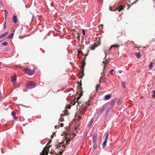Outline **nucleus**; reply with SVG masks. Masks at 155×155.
I'll list each match as a JSON object with an SVG mask.
<instances>
[{
  "label": "nucleus",
  "instance_id": "obj_1",
  "mask_svg": "<svg viewBox=\"0 0 155 155\" xmlns=\"http://www.w3.org/2000/svg\"><path fill=\"white\" fill-rule=\"evenodd\" d=\"M36 86L35 83L33 81H28L25 85L27 89H31L34 88Z\"/></svg>",
  "mask_w": 155,
  "mask_h": 155
},
{
  "label": "nucleus",
  "instance_id": "obj_2",
  "mask_svg": "<svg viewBox=\"0 0 155 155\" xmlns=\"http://www.w3.org/2000/svg\"><path fill=\"white\" fill-rule=\"evenodd\" d=\"M80 92V97H78L76 99L77 101H76V102H77L78 100L80 99L82 95H83V91H82V88L81 86H78V91L77 92Z\"/></svg>",
  "mask_w": 155,
  "mask_h": 155
},
{
  "label": "nucleus",
  "instance_id": "obj_3",
  "mask_svg": "<svg viewBox=\"0 0 155 155\" xmlns=\"http://www.w3.org/2000/svg\"><path fill=\"white\" fill-rule=\"evenodd\" d=\"M17 77L15 73L13 75L11 76V81L12 83L14 85L15 84L16 82Z\"/></svg>",
  "mask_w": 155,
  "mask_h": 155
},
{
  "label": "nucleus",
  "instance_id": "obj_4",
  "mask_svg": "<svg viewBox=\"0 0 155 155\" xmlns=\"http://www.w3.org/2000/svg\"><path fill=\"white\" fill-rule=\"evenodd\" d=\"M24 71L25 73L30 75H32L34 73V71H31L28 68L25 69Z\"/></svg>",
  "mask_w": 155,
  "mask_h": 155
},
{
  "label": "nucleus",
  "instance_id": "obj_5",
  "mask_svg": "<svg viewBox=\"0 0 155 155\" xmlns=\"http://www.w3.org/2000/svg\"><path fill=\"white\" fill-rule=\"evenodd\" d=\"M89 51H90L89 50H87V52L85 54L84 53H83V52L81 50V49H78V54H81L82 55H84L85 56V58H84V60L85 59V58H86V56H87L88 55V53H89Z\"/></svg>",
  "mask_w": 155,
  "mask_h": 155
},
{
  "label": "nucleus",
  "instance_id": "obj_6",
  "mask_svg": "<svg viewBox=\"0 0 155 155\" xmlns=\"http://www.w3.org/2000/svg\"><path fill=\"white\" fill-rule=\"evenodd\" d=\"M12 21L13 23H17L18 21L17 19V16L16 15L13 16L12 17Z\"/></svg>",
  "mask_w": 155,
  "mask_h": 155
},
{
  "label": "nucleus",
  "instance_id": "obj_7",
  "mask_svg": "<svg viewBox=\"0 0 155 155\" xmlns=\"http://www.w3.org/2000/svg\"><path fill=\"white\" fill-rule=\"evenodd\" d=\"M65 137V139L66 140L65 142H66V145L68 144V143L69 142L71 141L72 139H73V138H69V137H68V136H64Z\"/></svg>",
  "mask_w": 155,
  "mask_h": 155
},
{
  "label": "nucleus",
  "instance_id": "obj_8",
  "mask_svg": "<svg viewBox=\"0 0 155 155\" xmlns=\"http://www.w3.org/2000/svg\"><path fill=\"white\" fill-rule=\"evenodd\" d=\"M106 108L104 106H103L102 109L100 111L99 114L100 115H101L106 110Z\"/></svg>",
  "mask_w": 155,
  "mask_h": 155
},
{
  "label": "nucleus",
  "instance_id": "obj_9",
  "mask_svg": "<svg viewBox=\"0 0 155 155\" xmlns=\"http://www.w3.org/2000/svg\"><path fill=\"white\" fill-rule=\"evenodd\" d=\"M108 137V136H106V137L105 139V140L103 143L102 145L103 148H104L106 145V143L107 142Z\"/></svg>",
  "mask_w": 155,
  "mask_h": 155
},
{
  "label": "nucleus",
  "instance_id": "obj_10",
  "mask_svg": "<svg viewBox=\"0 0 155 155\" xmlns=\"http://www.w3.org/2000/svg\"><path fill=\"white\" fill-rule=\"evenodd\" d=\"M12 116L13 117L14 119L15 120H17L18 118L15 116V113L14 111H12L11 113Z\"/></svg>",
  "mask_w": 155,
  "mask_h": 155
},
{
  "label": "nucleus",
  "instance_id": "obj_11",
  "mask_svg": "<svg viewBox=\"0 0 155 155\" xmlns=\"http://www.w3.org/2000/svg\"><path fill=\"white\" fill-rule=\"evenodd\" d=\"M8 32L7 31L5 32L3 34H2L0 35V39H1L5 37L8 34Z\"/></svg>",
  "mask_w": 155,
  "mask_h": 155
},
{
  "label": "nucleus",
  "instance_id": "obj_12",
  "mask_svg": "<svg viewBox=\"0 0 155 155\" xmlns=\"http://www.w3.org/2000/svg\"><path fill=\"white\" fill-rule=\"evenodd\" d=\"M75 98L74 97V98L73 99L71 102L70 104L71 106H73L75 104L76 102H75Z\"/></svg>",
  "mask_w": 155,
  "mask_h": 155
},
{
  "label": "nucleus",
  "instance_id": "obj_13",
  "mask_svg": "<svg viewBox=\"0 0 155 155\" xmlns=\"http://www.w3.org/2000/svg\"><path fill=\"white\" fill-rule=\"evenodd\" d=\"M119 46L120 45H112L110 46V48L109 49V51H110L113 47L117 48L119 47Z\"/></svg>",
  "mask_w": 155,
  "mask_h": 155
},
{
  "label": "nucleus",
  "instance_id": "obj_14",
  "mask_svg": "<svg viewBox=\"0 0 155 155\" xmlns=\"http://www.w3.org/2000/svg\"><path fill=\"white\" fill-rule=\"evenodd\" d=\"M121 100L120 99H118L116 102V103L117 104V105L118 106H119L121 104Z\"/></svg>",
  "mask_w": 155,
  "mask_h": 155
},
{
  "label": "nucleus",
  "instance_id": "obj_15",
  "mask_svg": "<svg viewBox=\"0 0 155 155\" xmlns=\"http://www.w3.org/2000/svg\"><path fill=\"white\" fill-rule=\"evenodd\" d=\"M93 143H96V142L97 140V136H93Z\"/></svg>",
  "mask_w": 155,
  "mask_h": 155
},
{
  "label": "nucleus",
  "instance_id": "obj_16",
  "mask_svg": "<svg viewBox=\"0 0 155 155\" xmlns=\"http://www.w3.org/2000/svg\"><path fill=\"white\" fill-rule=\"evenodd\" d=\"M111 96V94H107V95H105V98L107 100H109V99H110V98Z\"/></svg>",
  "mask_w": 155,
  "mask_h": 155
},
{
  "label": "nucleus",
  "instance_id": "obj_17",
  "mask_svg": "<svg viewBox=\"0 0 155 155\" xmlns=\"http://www.w3.org/2000/svg\"><path fill=\"white\" fill-rule=\"evenodd\" d=\"M135 54L138 58H140L141 55L140 52L136 53Z\"/></svg>",
  "mask_w": 155,
  "mask_h": 155
},
{
  "label": "nucleus",
  "instance_id": "obj_18",
  "mask_svg": "<svg viewBox=\"0 0 155 155\" xmlns=\"http://www.w3.org/2000/svg\"><path fill=\"white\" fill-rule=\"evenodd\" d=\"M109 110H110V109H107V110H106V114H105L104 115H102V116L103 117H106L108 115L109 112Z\"/></svg>",
  "mask_w": 155,
  "mask_h": 155
},
{
  "label": "nucleus",
  "instance_id": "obj_19",
  "mask_svg": "<svg viewBox=\"0 0 155 155\" xmlns=\"http://www.w3.org/2000/svg\"><path fill=\"white\" fill-rule=\"evenodd\" d=\"M99 81L100 82H104L105 81V78H104L103 77H101L100 80H99Z\"/></svg>",
  "mask_w": 155,
  "mask_h": 155
},
{
  "label": "nucleus",
  "instance_id": "obj_20",
  "mask_svg": "<svg viewBox=\"0 0 155 155\" xmlns=\"http://www.w3.org/2000/svg\"><path fill=\"white\" fill-rule=\"evenodd\" d=\"M116 100V98H114V99L112 100H111L110 104L111 105H114L115 104V101Z\"/></svg>",
  "mask_w": 155,
  "mask_h": 155
},
{
  "label": "nucleus",
  "instance_id": "obj_21",
  "mask_svg": "<svg viewBox=\"0 0 155 155\" xmlns=\"http://www.w3.org/2000/svg\"><path fill=\"white\" fill-rule=\"evenodd\" d=\"M93 121H94V119L93 118H92L91 119V120H90L89 123L88 124V125L90 127L91 125L92 124Z\"/></svg>",
  "mask_w": 155,
  "mask_h": 155
},
{
  "label": "nucleus",
  "instance_id": "obj_22",
  "mask_svg": "<svg viewBox=\"0 0 155 155\" xmlns=\"http://www.w3.org/2000/svg\"><path fill=\"white\" fill-rule=\"evenodd\" d=\"M97 46V45H93L90 47V49L91 50H94Z\"/></svg>",
  "mask_w": 155,
  "mask_h": 155
},
{
  "label": "nucleus",
  "instance_id": "obj_23",
  "mask_svg": "<svg viewBox=\"0 0 155 155\" xmlns=\"http://www.w3.org/2000/svg\"><path fill=\"white\" fill-rule=\"evenodd\" d=\"M81 64H82V69L83 70V71L84 70V66H85V63L84 61V60L82 61Z\"/></svg>",
  "mask_w": 155,
  "mask_h": 155
},
{
  "label": "nucleus",
  "instance_id": "obj_24",
  "mask_svg": "<svg viewBox=\"0 0 155 155\" xmlns=\"http://www.w3.org/2000/svg\"><path fill=\"white\" fill-rule=\"evenodd\" d=\"M5 13V19L6 20L7 18V17L8 15V13L7 12V10L6 9L4 10Z\"/></svg>",
  "mask_w": 155,
  "mask_h": 155
},
{
  "label": "nucleus",
  "instance_id": "obj_25",
  "mask_svg": "<svg viewBox=\"0 0 155 155\" xmlns=\"http://www.w3.org/2000/svg\"><path fill=\"white\" fill-rule=\"evenodd\" d=\"M153 63L152 62H151L148 66V68L150 69H151L152 68Z\"/></svg>",
  "mask_w": 155,
  "mask_h": 155
},
{
  "label": "nucleus",
  "instance_id": "obj_26",
  "mask_svg": "<svg viewBox=\"0 0 155 155\" xmlns=\"http://www.w3.org/2000/svg\"><path fill=\"white\" fill-rule=\"evenodd\" d=\"M64 116V115L61 114V117L59 119V121L61 122L63 121H64V119L62 117Z\"/></svg>",
  "mask_w": 155,
  "mask_h": 155
},
{
  "label": "nucleus",
  "instance_id": "obj_27",
  "mask_svg": "<svg viewBox=\"0 0 155 155\" xmlns=\"http://www.w3.org/2000/svg\"><path fill=\"white\" fill-rule=\"evenodd\" d=\"M123 9V7L122 6H120V7L118 8H117L115 10H116L117 9H118V11L119 12H120L121 10H122Z\"/></svg>",
  "mask_w": 155,
  "mask_h": 155
},
{
  "label": "nucleus",
  "instance_id": "obj_28",
  "mask_svg": "<svg viewBox=\"0 0 155 155\" xmlns=\"http://www.w3.org/2000/svg\"><path fill=\"white\" fill-rule=\"evenodd\" d=\"M69 114V113L68 111L67 110L65 109L64 114H63L64 115H64H68Z\"/></svg>",
  "mask_w": 155,
  "mask_h": 155
},
{
  "label": "nucleus",
  "instance_id": "obj_29",
  "mask_svg": "<svg viewBox=\"0 0 155 155\" xmlns=\"http://www.w3.org/2000/svg\"><path fill=\"white\" fill-rule=\"evenodd\" d=\"M138 0H136L135 2H134L131 3L130 5H129V6L127 8V9H128L131 6H132V5L134 4H135L136 3H137L138 1Z\"/></svg>",
  "mask_w": 155,
  "mask_h": 155
},
{
  "label": "nucleus",
  "instance_id": "obj_30",
  "mask_svg": "<svg viewBox=\"0 0 155 155\" xmlns=\"http://www.w3.org/2000/svg\"><path fill=\"white\" fill-rule=\"evenodd\" d=\"M121 85H122L124 87V88H126V87L125 86V83L124 82H122L121 83Z\"/></svg>",
  "mask_w": 155,
  "mask_h": 155
},
{
  "label": "nucleus",
  "instance_id": "obj_31",
  "mask_svg": "<svg viewBox=\"0 0 155 155\" xmlns=\"http://www.w3.org/2000/svg\"><path fill=\"white\" fill-rule=\"evenodd\" d=\"M8 44V43L7 42H4L2 43L1 45H7Z\"/></svg>",
  "mask_w": 155,
  "mask_h": 155
},
{
  "label": "nucleus",
  "instance_id": "obj_32",
  "mask_svg": "<svg viewBox=\"0 0 155 155\" xmlns=\"http://www.w3.org/2000/svg\"><path fill=\"white\" fill-rule=\"evenodd\" d=\"M64 136H68V135H69V132H68V131L67 132H64Z\"/></svg>",
  "mask_w": 155,
  "mask_h": 155
},
{
  "label": "nucleus",
  "instance_id": "obj_33",
  "mask_svg": "<svg viewBox=\"0 0 155 155\" xmlns=\"http://www.w3.org/2000/svg\"><path fill=\"white\" fill-rule=\"evenodd\" d=\"M100 86V84L97 85L96 86V91L98 90V88Z\"/></svg>",
  "mask_w": 155,
  "mask_h": 155
},
{
  "label": "nucleus",
  "instance_id": "obj_34",
  "mask_svg": "<svg viewBox=\"0 0 155 155\" xmlns=\"http://www.w3.org/2000/svg\"><path fill=\"white\" fill-rule=\"evenodd\" d=\"M94 145L93 147L94 149H96L97 148V144L96 143H94Z\"/></svg>",
  "mask_w": 155,
  "mask_h": 155
},
{
  "label": "nucleus",
  "instance_id": "obj_35",
  "mask_svg": "<svg viewBox=\"0 0 155 155\" xmlns=\"http://www.w3.org/2000/svg\"><path fill=\"white\" fill-rule=\"evenodd\" d=\"M13 35V33H12L10 35H9L8 36V37H7V38H11Z\"/></svg>",
  "mask_w": 155,
  "mask_h": 155
},
{
  "label": "nucleus",
  "instance_id": "obj_36",
  "mask_svg": "<svg viewBox=\"0 0 155 155\" xmlns=\"http://www.w3.org/2000/svg\"><path fill=\"white\" fill-rule=\"evenodd\" d=\"M63 126H64L63 124L62 123H61L59 124L58 126H59V127H63Z\"/></svg>",
  "mask_w": 155,
  "mask_h": 155
},
{
  "label": "nucleus",
  "instance_id": "obj_37",
  "mask_svg": "<svg viewBox=\"0 0 155 155\" xmlns=\"http://www.w3.org/2000/svg\"><path fill=\"white\" fill-rule=\"evenodd\" d=\"M114 71V70L113 69H111V70H110V74H111V75H113V72Z\"/></svg>",
  "mask_w": 155,
  "mask_h": 155
},
{
  "label": "nucleus",
  "instance_id": "obj_38",
  "mask_svg": "<svg viewBox=\"0 0 155 155\" xmlns=\"http://www.w3.org/2000/svg\"><path fill=\"white\" fill-rule=\"evenodd\" d=\"M82 33L83 35H85V31L84 29H83L82 30Z\"/></svg>",
  "mask_w": 155,
  "mask_h": 155
},
{
  "label": "nucleus",
  "instance_id": "obj_39",
  "mask_svg": "<svg viewBox=\"0 0 155 155\" xmlns=\"http://www.w3.org/2000/svg\"><path fill=\"white\" fill-rule=\"evenodd\" d=\"M82 116H80V115H79L78 116V119L79 120L81 119H82Z\"/></svg>",
  "mask_w": 155,
  "mask_h": 155
},
{
  "label": "nucleus",
  "instance_id": "obj_40",
  "mask_svg": "<svg viewBox=\"0 0 155 155\" xmlns=\"http://www.w3.org/2000/svg\"><path fill=\"white\" fill-rule=\"evenodd\" d=\"M60 147H61V146L60 145H58L57 146H56V148H57V149H60Z\"/></svg>",
  "mask_w": 155,
  "mask_h": 155
},
{
  "label": "nucleus",
  "instance_id": "obj_41",
  "mask_svg": "<svg viewBox=\"0 0 155 155\" xmlns=\"http://www.w3.org/2000/svg\"><path fill=\"white\" fill-rule=\"evenodd\" d=\"M6 28V22H4V29L5 28Z\"/></svg>",
  "mask_w": 155,
  "mask_h": 155
},
{
  "label": "nucleus",
  "instance_id": "obj_42",
  "mask_svg": "<svg viewBox=\"0 0 155 155\" xmlns=\"http://www.w3.org/2000/svg\"><path fill=\"white\" fill-rule=\"evenodd\" d=\"M106 136H107L109 135V133L108 132H106L105 134Z\"/></svg>",
  "mask_w": 155,
  "mask_h": 155
},
{
  "label": "nucleus",
  "instance_id": "obj_43",
  "mask_svg": "<svg viewBox=\"0 0 155 155\" xmlns=\"http://www.w3.org/2000/svg\"><path fill=\"white\" fill-rule=\"evenodd\" d=\"M103 63H104V64H107V61H104L103 62Z\"/></svg>",
  "mask_w": 155,
  "mask_h": 155
},
{
  "label": "nucleus",
  "instance_id": "obj_44",
  "mask_svg": "<svg viewBox=\"0 0 155 155\" xmlns=\"http://www.w3.org/2000/svg\"><path fill=\"white\" fill-rule=\"evenodd\" d=\"M152 96L153 97H155V94L154 93L153 94H152Z\"/></svg>",
  "mask_w": 155,
  "mask_h": 155
},
{
  "label": "nucleus",
  "instance_id": "obj_45",
  "mask_svg": "<svg viewBox=\"0 0 155 155\" xmlns=\"http://www.w3.org/2000/svg\"><path fill=\"white\" fill-rule=\"evenodd\" d=\"M110 9L111 11H114V10L112 9V8H111V7L110 8Z\"/></svg>",
  "mask_w": 155,
  "mask_h": 155
},
{
  "label": "nucleus",
  "instance_id": "obj_46",
  "mask_svg": "<svg viewBox=\"0 0 155 155\" xmlns=\"http://www.w3.org/2000/svg\"><path fill=\"white\" fill-rule=\"evenodd\" d=\"M134 47H136V48L137 47V45H136V44L134 45Z\"/></svg>",
  "mask_w": 155,
  "mask_h": 155
},
{
  "label": "nucleus",
  "instance_id": "obj_47",
  "mask_svg": "<svg viewBox=\"0 0 155 155\" xmlns=\"http://www.w3.org/2000/svg\"><path fill=\"white\" fill-rule=\"evenodd\" d=\"M53 137H54V136H51V139H52V138H53Z\"/></svg>",
  "mask_w": 155,
  "mask_h": 155
},
{
  "label": "nucleus",
  "instance_id": "obj_48",
  "mask_svg": "<svg viewBox=\"0 0 155 155\" xmlns=\"http://www.w3.org/2000/svg\"><path fill=\"white\" fill-rule=\"evenodd\" d=\"M96 135H97V134H94L93 136H96Z\"/></svg>",
  "mask_w": 155,
  "mask_h": 155
},
{
  "label": "nucleus",
  "instance_id": "obj_49",
  "mask_svg": "<svg viewBox=\"0 0 155 155\" xmlns=\"http://www.w3.org/2000/svg\"><path fill=\"white\" fill-rule=\"evenodd\" d=\"M33 17H34V16L33 15H32V18H33Z\"/></svg>",
  "mask_w": 155,
  "mask_h": 155
},
{
  "label": "nucleus",
  "instance_id": "obj_50",
  "mask_svg": "<svg viewBox=\"0 0 155 155\" xmlns=\"http://www.w3.org/2000/svg\"><path fill=\"white\" fill-rule=\"evenodd\" d=\"M132 42L133 43H134V42L133 41H132Z\"/></svg>",
  "mask_w": 155,
  "mask_h": 155
},
{
  "label": "nucleus",
  "instance_id": "obj_51",
  "mask_svg": "<svg viewBox=\"0 0 155 155\" xmlns=\"http://www.w3.org/2000/svg\"><path fill=\"white\" fill-rule=\"evenodd\" d=\"M153 92H154V93H155V90L153 91Z\"/></svg>",
  "mask_w": 155,
  "mask_h": 155
},
{
  "label": "nucleus",
  "instance_id": "obj_52",
  "mask_svg": "<svg viewBox=\"0 0 155 155\" xmlns=\"http://www.w3.org/2000/svg\"><path fill=\"white\" fill-rule=\"evenodd\" d=\"M85 137H86V136H85V137H84V139H85Z\"/></svg>",
  "mask_w": 155,
  "mask_h": 155
},
{
  "label": "nucleus",
  "instance_id": "obj_53",
  "mask_svg": "<svg viewBox=\"0 0 155 155\" xmlns=\"http://www.w3.org/2000/svg\"><path fill=\"white\" fill-rule=\"evenodd\" d=\"M85 137H86V136H85V137H84V139H85Z\"/></svg>",
  "mask_w": 155,
  "mask_h": 155
},
{
  "label": "nucleus",
  "instance_id": "obj_54",
  "mask_svg": "<svg viewBox=\"0 0 155 155\" xmlns=\"http://www.w3.org/2000/svg\"><path fill=\"white\" fill-rule=\"evenodd\" d=\"M85 137H86V136H85V137H84V139H85Z\"/></svg>",
  "mask_w": 155,
  "mask_h": 155
},
{
  "label": "nucleus",
  "instance_id": "obj_55",
  "mask_svg": "<svg viewBox=\"0 0 155 155\" xmlns=\"http://www.w3.org/2000/svg\"><path fill=\"white\" fill-rule=\"evenodd\" d=\"M85 137H86V136H85V137H84V139H85Z\"/></svg>",
  "mask_w": 155,
  "mask_h": 155
},
{
  "label": "nucleus",
  "instance_id": "obj_56",
  "mask_svg": "<svg viewBox=\"0 0 155 155\" xmlns=\"http://www.w3.org/2000/svg\"><path fill=\"white\" fill-rule=\"evenodd\" d=\"M56 127H57V126H55V128H56Z\"/></svg>",
  "mask_w": 155,
  "mask_h": 155
},
{
  "label": "nucleus",
  "instance_id": "obj_57",
  "mask_svg": "<svg viewBox=\"0 0 155 155\" xmlns=\"http://www.w3.org/2000/svg\"><path fill=\"white\" fill-rule=\"evenodd\" d=\"M61 136H63V135H62V134H61Z\"/></svg>",
  "mask_w": 155,
  "mask_h": 155
},
{
  "label": "nucleus",
  "instance_id": "obj_58",
  "mask_svg": "<svg viewBox=\"0 0 155 155\" xmlns=\"http://www.w3.org/2000/svg\"><path fill=\"white\" fill-rule=\"evenodd\" d=\"M1 42H2V41H0V43Z\"/></svg>",
  "mask_w": 155,
  "mask_h": 155
}]
</instances>
